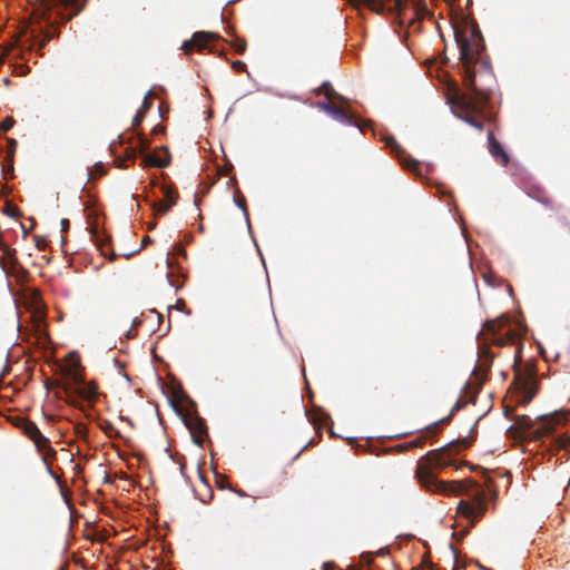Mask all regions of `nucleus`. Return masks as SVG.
Listing matches in <instances>:
<instances>
[{"instance_id": "9", "label": "nucleus", "mask_w": 570, "mask_h": 570, "mask_svg": "<svg viewBox=\"0 0 570 570\" xmlns=\"http://www.w3.org/2000/svg\"><path fill=\"white\" fill-rule=\"evenodd\" d=\"M514 385L520 394L518 403L521 405L529 404L538 392V382L532 373H518Z\"/></svg>"}, {"instance_id": "22", "label": "nucleus", "mask_w": 570, "mask_h": 570, "mask_svg": "<svg viewBox=\"0 0 570 570\" xmlns=\"http://www.w3.org/2000/svg\"><path fill=\"white\" fill-rule=\"evenodd\" d=\"M234 37L233 40H230L232 47L235 49V51L239 55H243L246 50L247 43L244 38H239L234 32H230Z\"/></svg>"}, {"instance_id": "18", "label": "nucleus", "mask_w": 570, "mask_h": 570, "mask_svg": "<svg viewBox=\"0 0 570 570\" xmlns=\"http://www.w3.org/2000/svg\"><path fill=\"white\" fill-rule=\"evenodd\" d=\"M415 476L422 488L428 489V454L423 455L417 461Z\"/></svg>"}, {"instance_id": "36", "label": "nucleus", "mask_w": 570, "mask_h": 570, "mask_svg": "<svg viewBox=\"0 0 570 570\" xmlns=\"http://www.w3.org/2000/svg\"><path fill=\"white\" fill-rule=\"evenodd\" d=\"M428 566V551H425L423 554H422V559H421V563L419 567L416 568H413L412 570H423L424 567Z\"/></svg>"}, {"instance_id": "23", "label": "nucleus", "mask_w": 570, "mask_h": 570, "mask_svg": "<svg viewBox=\"0 0 570 570\" xmlns=\"http://www.w3.org/2000/svg\"><path fill=\"white\" fill-rule=\"evenodd\" d=\"M234 200H235V204L237 205V207H239L243 210L245 217L248 218L246 198L239 190L235 191Z\"/></svg>"}, {"instance_id": "38", "label": "nucleus", "mask_w": 570, "mask_h": 570, "mask_svg": "<svg viewBox=\"0 0 570 570\" xmlns=\"http://www.w3.org/2000/svg\"><path fill=\"white\" fill-rule=\"evenodd\" d=\"M60 225H61V230L63 233H67L69 230L70 223L67 218H62Z\"/></svg>"}, {"instance_id": "25", "label": "nucleus", "mask_w": 570, "mask_h": 570, "mask_svg": "<svg viewBox=\"0 0 570 570\" xmlns=\"http://www.w3.org/2000/svg\"><path fill=\"white\" fill-rule=\"evenodd\" d=\"M553 444L558 450H566L570 448V436L569 435H560L553 439Z\"/></svg>"}, {"instance_id": "21", "label": "nucleus", "mask_w": 570, "mask_h": 570, "mask_svg": "<svg viewBox=\"0 0 570 570\" xmlns=\"http://www.w3.org/2000/svg\"><path fill=\"white\" fill-rule=\"evenodd\" d=\"M176 204V197L171 199V203L157 202L153 204L154 210L159 215H165Z\"/></svg>"}, {"instance_id": "26", "label": "nucleus", "mask_w": 570, "mask_h": 570, "mask_svg": "<svg viewBox=\"0 0 570 570\" xmlns=\"http://www.w3.org/2000/svg\"><path fill=\"white\" fill-rule=\"evenodd\" d=\"M426 441V436L425 435H420V436H416L415 439L411 440V441H407L404 443V446L406 449H414V448H420L422 446Z\"/></svg>"}, {"instance_id": "29", "label": "nucleus", "mask_w": 570, "mask_h": 570, "mask_svg": "<svg viewBox=\"0 0 570 570\" xmlns=\"http://www.w3.org/2000/svg\"><path fill=\"white\" fill-rule=\"evenodd\" d=\"M16 121L12 117L8 116L2 121H0V131L7 132L9 131L13 126Z\"/></svg>"}, {"instance_id": "31", "label": "nucleus", "mask_w": 570, "mask_h": 570, "mask_svg": "<svg viewBox=\"0 0 570 570\" xmlns=\"http://www.w3.org/2000/svg\"><path fill=\"white\" fill-rule=\"evenodd\" d=\"M153 106V99H151V94L148 92L145 98H144V101H142V105H141V108L139 111L146 114Z\"/></svg>"}, {"instance_id": "8", "label": "nucleus", "mask_w": 570, "mask_h": 570, "mask_svg": "<svg viewBox=\"0 0 570 570\" xmlns=\"http://www.w3.org/2000/svg\"><path fill=\"white\" fill-rule=\"evenodd\" d=\"M383 139L385 141V146L391 150L392 154L395 155L403 168L416 176H420L423 180L426 179L421 174L420 163L407 155L393 136H385Z\"/></svg>"}, {"instance_id": "35", "label": "nucleus", "mask_w": 570, "mask_h": 570, "mask_svg": "<svg viewBox=\"0 0 570 570\" xmlns=\"http://www.w3.org/2000/svg\"><path fill=\"white\" fill-rule=\"evenodd\" d=\"M232 67H233L234 70H236L238 72L246 70V65L243 61H240V60L234 61L232 63Z\"/></svg>"}, {"instance_id": "42", "label": "nucleus", "mask_w": 570, "mask_h": 570, "mask_svg": "<svg viewBox=\"0 0 570 570\" xmlns=\"http://www.w3.org/2000/svg\"><path fill=\"white\" fill-rule=\"evenodd\" d=\"M150 242H151V239L148 236L144 237V239H142V244H147Z\"/></svg>"}, {"instance_id": "14", "label": "nucleus", "mask_w": 570, "mask_h": 570, "mask_svg": "<svg viewBox=\"0 0 570 570\" xmlns=\"http://www.w3.org/2000/svg\"><path fill=\"white\" fill-rule=\"evenodd\" d=\"M488 148L492 157L502 166H507L509 164V155L497 140L492 130L488 131Z\"/></svg>"}, {"instance_id": "40", "label": "nucleus", "mask_w": 570, "mask_h": 570, "mask_svg": "<svg viewBox=\"0 0 570 570\" xmlns=\"http://www.w3.org/2000/svg\"><path fill=\"white\" fill-rule=\"evenodd\" d=\"M9 216H16L17 213L19 212L17 208H11V207H7L6 210H4Z\"/></svg>"}, {"instance_id": "6", "label": "nucleus", "mask_w": 570, "mask_h": 570, "mask_svg": "<svg viewBox=\"0 0 570 570\" xmlns=\"http://www.w3.org/2000/svg\"><path fill=\"white\" fill-rule=\"evenodd\" d=\"M21 429L23 433L35 443L36 448L43 452V462L49 465V460L56 459L57 452L50 445V440L46 438L36 423L29 420H22Z\"/></svg>"}, {"instance_id": "7", "label": "nucleus", "mask_w": 570, "mask_h": 570, "mask_svg": "<svg viewBox=\"0 0 570 570\" xmlns=\"http://www.w3.org/2000/svg\"><path fill=\"white\" fill-rule=\"evenodd\" d=\"M409 0H390L389 3L383 0H348V2L355 7H366L373 12L383 13L389 11L391 13L396 12L399 16H403V10L407 6Z\"/></svg>"}, {"instance_id": "5", "label": "nucleus", "mask_w": 570, "mask_h": 570, "mask_svg": "<svg viewBox=\"0 0 570 570\" xmlns=\"http://www.w3.org/2000/svg\"><path fill=\"white\" fill-rule=\"evenodd\" d=\"M69 382L61 385L63 396L61 400L69 405L81 409L79 399L94 404L99 395L98 385L95 382H86L83 375L77 368H69L66 373Z\"/></svg>"}, {"instance_id": "11", "label": "nucleus", "mask_w": 570, "mask_h": 570, "mask_svg": "<svg viewBox=\"0 0 570 570\" xmlns=\"http://www.w3.org/2000/svg\"><path fill=\"white\" fill-rule=\"evenodd\" d=\"M316 106L320 109H322L323 111H325L328 115H331L336 120L341 121L342 124L351 125V126H356L361 130H363V127L360 124V120L357 119V117L354 114L345 110L344 108L337 107V106H335L334 104H332L330 101H318L316 104Z\"/></svg>"}, {"instance_id": "32", "label": "nucleus", "mask_w": 570, "mask_h": 570, "mask_svg": "<svg viewBox=\"0 0 570 570\" xmlns=\"http://www.w3.org/2000/svg\"><path fill=\"white\" fill-rule=\"evenodd\" d=\"M102 429L109 438H119L120 436V432L118 430H116L110 422H108L106 424V426H104Z\"/></svg>"}, {"instance_id": "17", "label": "nucleus", "mask_w": 570, "mask_h": 570, "mask_svg": "<svg viewBox=\"0 0 570 570\" xmlns=\"http://www.w3.org/2000/svg\"><path fill=\"white\" fill-rule=\"evenodd\" d=\"M527 195L537 202L541 203L546 207L554 208L553 200L548 193L538 185H531L527 188Z\"/></svg>"}, {"instance_id": "19", "label": "nucleus", "mask_w": 570, "mask_h": 570, "mask_svg": "<svg viewBox=\"0 0 570 570\" xmlns=\"http://www.w3.org/2000/svg\"><path fill=\"white\" fill-rule=\"evenodd\" d=\"M0 249L2 252L1 261H3L6 264H9L12 268H14L18 265L16 249L3 243H0Z\"/></svg>"}, {"instance_id": "3", "label": "nucleus", "mask_w": 570, "mask_h": 570, "mask_svg": "<svg viewBox=\"0 0 570 570\" xmlns=\"http://www.w3.org/2000/svg\"><path fill=\"white\" fill-rule=\"evenodd\" d=\"M85 7L79 0H42L36 6L29 17V21L22 26L13 40L0 47V61L2 62L16 49H20L17 58H23L20 38L30 32L29 49L39 41L43 48L58 32V26L71 20Z\"/></svg>"}, {"instance_id": "39", "label": "nucleus", "mask_w": 570, "mask_h": 570, "mask_svg": "<svg viewBox=\"0 0 570 570\" xmlns=\"http://www.w3.org/2000/svg\"><path fill=\"white\" fill-rule=\"evenodd\" d=\"M186 306V303L184 299H178L175 304V308H177L178 311H183Z\"/></svg>"}, {"instance_id": "43", "label": "nucleus", "mask_w": 570, "mask_h": 570, "mask_svg": "<svg viewBox=\"0 0 570 570\" xmlns=\"http://www.w3.org/2000/svg\"><path fill=\"white\" fill-rule=\"evenodd\" d=\"M185 464L180 463V472L184 473Z\"/></svg>"}, {"instance_id": "33", "label": "nucleus", "mask_w": 570, "mask_h": 570, "mask_svg": "<svg viewBox=\"0 0 570 570\" xmlns=\"http://www.w3.org/2000/svg\"><path fill=\"white\" fill-rule=\"evenodd\" d=\"M149 145H150V141L146 137L139 135L138 147L140 149V153H144L145 150H147L149 148Z\"/></svg>"}, {"instance_id": "1", "label": "nucleus", "mask_w": 570, "mask_h": 570, "mask_svg": "<svg viewBox=\"0 0 570 570\" xmlns=\"http://www.w3.org/2000/svg\"><path fill=\"white\" fill-rule=\"evenodd\" d=\"M454 35L463 65V83L466 92L462 94L456 82L436 66L431 57L430 81L444 95L459 118L478 130H483L490 121L485 107L495 82L491 66L480 58L484 40L475 22H465L464 29H455Z\"/></svg>"}, {"instance_id": "10", "label": "nucleus", "mask_w": 570, "mask_h": 570, "mask_svg": "<svg viewBox=\"0 0 570 570\" xmlns=\"http://www.w3.org/2000/svg\"><path fill=\"white\" fill-rule=\"evenodd\" d=\"M220 39L219 35L208 31H197L189 40L181 45V50L185 55H190L193 51H203L208 48V43L214 40Z\"/></svg>"}, {"instance_id": "12", "label": "nucleus", "mask_w": 570, "mask_h": 570, "mask_svg": "<svg viewBox=\"0 0 570 570\" xmlns=\"http://www.w3.org/2000/svg\"><path fill=\"white\" fill-rule=\"evenodd\" d=\"M566 420V415L562 413H553L541 417L540 423L535 426L531 434L534 439H541L551 434L556 426L561 424Z\"/></svg>"}, {"instance_id": "13", "label": "nucleus", "mask_w": 570, "mask_h": 570, "mask_svg": "<svg viewBox=\"0 0 570 570\" xmlns=\"http://www.w3.org/2000/svg\"><path fill=\"white\" fill-rule=\"evenodd\" d=\"M185 424L189 429L194 442L202 445L207 435V426L204 420L197 415H190L185 419Z\"/></svg>"}, {"instance_id": "20", "label": "nucleus", "mask_w": 570, "mask_h": 570, "mask_svg": "<svg viewBox=\"0 0 570 570\" xmlns=\"http://www.w3.org/2000/svg\"><path fill=\"white\" fill-rule=\"evenodd\" d=\"M324 92L328 99H337L342 104H348V99L336 92L330 82H324L318 89V92Z\"/></svg>"}, {"instance_id": "45", "label": "nucleus", "mask_w": 570, "mask_h": 570, "mask_svg": "<svg viewBox=\"0 0 570 570\" xmlns=\"http://www.w3.org/2000/svg\"><path fill=\"white\" fill-rule=\"evenodd\" d=\"M170 285L171 286H175V287H179L178 285H176L174 282L170 281Z\"/></svg>"}, {"instance_id": "24", "label": "nucleus", "mask_w": 570, "mask_h": 570, "mask_svg": "<svg viewBox=\"0 0 570 570\" xmlns=\"http://www.w3.org/2000/svg\"><path fill=\"white\" fill-rule=\"evenodd\" d=\"M515 423L520 426V429H522L524 431H529L531 429L532 430L534 429L533 422L527 415L517 416Z\"/></svg>"}, {"instance_id": "16", "label": "nucleus", "mask_w": 570, "mask_h": 570, "mask_svg": "<svg viewBox=\"0 0 570 570\" xmlns=\"http://www.w3.org/2000/svg\"><path fill=\"white\" fill-rule=\"evenodd\" d=\"M413 18L409 20L411 30H421L422 21L426 14L424 0H412Z\"/></svg>"}, {"instance_id": "30", "label": "nucleus", "mask_w": 570, "mask_h": 570, "mask_svg": "<svg viewBox=\"0 0 570 570\" xmlns=\"http://www.w3.org/2000/svg\"><path fill=\"white\" fill-rule=\"evenodd\" d=\"M7 142H8V158L10 161H13V157H14V153H16V149H17V140L13 139V138H7Z\"/></svg>"}, {"instance_id": "34", "label": "nucleus", "mask_w": 570, "mask_h": 570, "mask_svg": "<svg viewBox=\"0 0 570 570\" xmlns=\"http://www.w3.org/2000/svg\"><path fill=\"white\" fill-rule=\"evenodd\" d=\"M145 115H146V114H144V112H141V111H138V112L136 114V116L132 118V127H134L135 129H136V128H137V127L142 122V120H144V118H145Z\"/></svg>"}, {"instance_id": "2", "label": "nucleus", "mask_w": 570, "mask_h": 570, "mask_svg": "<svg viewBox=\"0 0 570 570\" xmlns=\"http://www.w3.org/2000/svg\"><path fill=\"white\" fill-rule=\"evenodd\" d=\"M509 317L501 316L495 320L484 322L481 331L478 333V363L472 372L473 380L466 382L463 393L466 397L465 402L458 401L450 414L434 423H430V439L439 433L443 424H448L454 412L461 410L466 402L473 403L479 391L487 381L488 373L495 357L491 351V346H505L515 344L519 341V332L515 328L508 327Z\"/></svg>"}, {"instance_id": "44", "label": "nucleus", "mask_w": 570, "mask_h": 570, "mask_svg": "<svg viewBox=\"0 0 570 570\" xmlns=\"http://www.w3.org/2000/svg\"><path fill=\"white\" fill-rule=\"evenodd\" d=\"M377 553H379V554H381V556H383L385 552H384V550H383V549H381Z\"/></svg>"}, {"instance_id": "15", "label": "nucleus", "mask_w": 570, "mask_h": 570, "mask_svg": "<svg viewBox=\"0 0 570 570\" xmlns=\"http://www.w3.org/2000/svg\"><path fill=\"white\" fill-rule=\"evenodd\" d=\"M158 150L164 153V157L158 156L157 153L147 154L142 157L144 167L165 168L170 164V154L168 148L163 146L158 148Z\"/></svg>"}, {"instance_id": "27", "label": "nucleus", "mask_w": 570, "mask_h": 570, "mask_svg": "<svg viewBox=\"0 0 570 570\" xmlns=\"http://www.w3.org/2000/svg\"><path fill=\"white\" fill-rule=\"evenodd\" d=\"M161 189H163V193L165 196V202H167L168 204H170L171 199L175 197H176V200L178 199V194H177L176 189H174L171 187H167V186H163Z\"/></svg>"}, {"instance_id": "37", "label": "nucleus", "mask_w": 570, "mask_h": 570, "mask_svg": "<svg viewBox=\"0 0 570 570\" xmlns=\"http://www.w3.org/2000/svg\"><path fill=\"white\" fill-rule=\"evenodd\" d=\"M136 156H137V148H129L127 151V158L130 159L131 161H134Z\"/></svg>"}, {"instance_id": "28", "label": "nucleus", "mask_w": 570, "mask_h": 570, "mask_svg": "<svg viewBox=\"0 0 570 570\" xmlns=\"http://www.w3.org/2000/svg\"><path fill=\"white\" fill-rule=\"evenodd\" d=\"M2 171L4 174V178H7V179L9 178V175H10V177L13 176V161H10L8 156H6V158H4Z\"/></svg>"}, {"instance_id": "4", "label": "nucleus", "mask_w": 570, "mask_h": 570, "mask_svg": "<svg viewBox=\"0 0 570 570\" xmlns=\"http://www.w3.org/2000/svg\"><path fill=\"white\" fill-rule=\"evenodd\" d=\"M454 463L452 449L443 446L430 450V492L450 495L462 494L466 497L458 503V512L469 519L472 524L478 522L487 512V493L482 484L468 479L463 481H443L439 479L433 469H443Z\"/></svg>"}, {"instance_id": "46", "label": "nucleus", "mask_w": 570, "mask_h": 570, "mask_svg": "<svg viewBox=\"0 0 570 570\" xmlns=\"http://www.w3.org/2000/svg\"><path fill=\"white\" fill-rule=\"evenodd\" d=\"M429 567H430V570H433V563L432 562L429 563Z\"/></svg>"}, {"instance_id": "41", "label": "nucleus", "mask_w": 570, "mask_h": 570, "mask_svg": "<svg viewBox=\"0 0 570 570\" xmlns=\"http://www.w3.org/2000/svg\"><path fill=\"white\" fill-rule=\"evenodd\" d=\"M484 485L488 488V489H491L492 487V480L490 478H485V481H484Z\"/></svg>"}]
</instances>
